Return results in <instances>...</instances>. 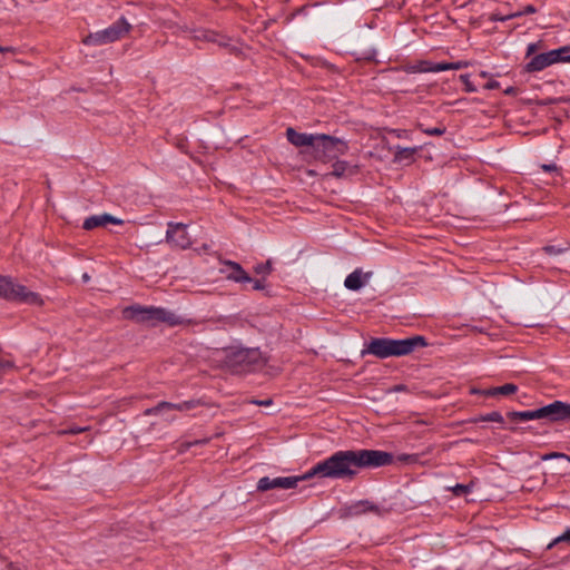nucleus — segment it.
<instances>
[{
  "mask_svg": "<svg viewBox=\"0 0 570 570\" xmlns=\"http://www.w3.org/2000/svg\"><path fill=\"white\" fill-rule=\"evenodd\" d=\"M392 462L393 455L390 452L381 450L362 449L337 451L327 459L316 463L302 475L263 476L257 482V490L294 489L299 482L313 476L352 480L360 469L385 466Z\"/></svg>",
  "mask_w": 570,
  "mask_h": 570,
  "instance_id": "1",
  "label": "nucleus"
},
{
  "mask_svg": "<svg viewBox=\"0 0 570 570\" xmlns=\"http://www.w3.org/2000/svg\"><path fill=\"white\" fill-rule=\"evenodd\" d=\"M426 346L425 338L421 335L406 337L402 340L379 337L372 338L367 344L363 354H372L379 358H387L392 356H404L411 354L417 347Z\"/></svg>",
  "mask_w": 570,
  "mask_h": 570,
  "instance_id": "2",
  "label": "nucleus"
},
{
  "mask_svg": "<svg viewBox=\"0 0 570 570\" xmlns=\"http://www.w3.org/2000/svg\"><path fill=\"white\" fill-rule=\"evenodd\" d=\"M122 316L126 320H131L137 323L148 324L155 326L159 323H166L170 326L181 325L185 318L177 315L173 311L164 307L131 305L122 311Z\"/></svg>",
  "mask_w": 570,
  "mask_h": 570,
  "instance_id": "3",
  "label": "nucleus"
},
{
  "mask_svg": "<svg viewBox=\"0 0 570 570\" xmlns=\"http://www.w3.org/2000/svg\"><path fill=\"white\" fill-rule=\"evenodd\" d=\"M511 421L546 420L548 422L570 421V403L554 401L531 411H513L508 413Z\"/></svg>",
  "mask_w": 570,
  "mask_h": 570,
  "instance_id": "4",
  "label": "nucleus"
},
{
  "mask_svg": "<svg viewBox=\"0 0 570 570\" xmlns=\"http://www.w3.org/2000/svg\"><path fill=\"white\" fill-rule=\"evenodd\" d=\"M313 157L323 163L336 159L347 153V142L325 134H316Z\"/></svg>",
  "mask_w": 570,
  "mask_h": 570,
  "instance_id": "5",
  "label": "nucleus"
},
{
  "mask_svg": "<svg viewBox=\"0 0 570 570\" xmlns=\"http://www.w3.org/2000/svg\"><path fill=\"white\" fill-rule=\"evenodd\" d=\"M0 297L19 303L41 305L42 299L38 293L29 291L26 286L16 283L11 277L0 275Z\"/></svg>",
  "mask_w": 570,
  "mask_h": 570,
  "instance_id": "6",
  "label": "nucleus"
},
{
  "mask_svg": "<svg viewBox=\"0 0 570 570\" xmlns=\"http://www.w3.org/2000/svg\"><path fill=\"white\" fill-rule=\"evenodd\" d=\"M227 364L243 371L254 370L265 364V358L258 348L233 347L226 352Z\"/></svg>",
  "mask_w": 570,
  "mask_h": 570,
  "instance_id": "7",
  "label": "nucleus"
},
{
  "mask_svg": "<svg viewBox=\"0 0 570 570\" xmlns=\"http://www.w3.org/2000/svg\"><path fill=\"white\" fill-rule=\"evenodd\" d=\"M130 29L131 24L128 22V20L125 17H120L108 28L89 33L83 39V43L88 46H104L111 43L121 39L130 31Z\"/></svg>",
  "mask_w": 570,
  "mask_h": 570,
  "instance_id": "8",
  "label": "nucleus"
},
{
  "mask_svg": "<svg viewBox=\"0 0 570 570\" xmlns=\"http://www.w3.org/2000/svg\"><path fill=\"white\" fill-rule=\"evenodd\" d=\"M570 52V47H560L543 53H539L524 66V70L528 72H539L546 68L559 63L566 62V55Z\"/></svg>",
  "mask_w": 570,
  "mask_h": 570,
  "instance_id": "9",
  "label": "nucleus"
},
{
  "mask_svg": "<svg viewBox=\"0 0 570 570\" xmlns=\"http://www.w3.org/2000/svg\"><path fill=\"white\" fill-rule=\"evenodd\" d=\"M166 243L171 248L186 249L191 245V238L187 232V225L183 223H167Z\"/></svg>",
  "mask_w": 570,
  "mask_h": 570,
  "instance_id": "10",
  "label": "nucleus"
},
{
  "mask_svg": "<svg viewBox=\"0 0 570 570\" xmlns=\"http://www.w3.org/2000/svg\"><path fill=\"white\" fill-rule=\"evenodd\" d=\"M196 40H204L216 43L222 48H227L230 52H235L238 48L233 43V39L226 35L218 33L214 30L199 29L194 32Z\"/></svg>",
  "mask_w": 570,
  "mask_h": 570,
  "instance_id": "11",
  "label": "nucleus"
},
{
  "mask_svg": "<svg viewBox=\"0 0 570 570\" xmlns=\"http://www.w3.org/2000/svg\"><path fill=\"white\" fill-rule=\"evenodd\" d=\"M107 224L122 225L124 220L108 213H102L87 217L82 223V228L91 230L97 227H105Z\"/></svg>",
  "mask_w": 570,
  "mask_h": 570,
  "instance_id": "12",
  "label": "nucleus"
},
{
  "mask_svg": "<svg viewBox=\"0 0 570 570\" xmlns=\"http://www.w3.org/2000/svg\"><path fill=\"white\" fill-rule=\"evenodd\" d=\"M286 138L296 147H311L312 150L314 148L315 140L317 139L316 134L297 132L291 127L286 130Z\"/></svg>",
  "mask_w": 570,
  "mask_h": 570,
  "instance_id": "13",
  "label": "nucleus"
},
{
  "mask_svg": "<svg viewBox=\"0 0 570 570\" xmlns=\"http://www.w3.org/2000/svg\"><path fill=\"white\" fill-rule=\"evenodd\" d=\"M196 406L195 401H184L179 403H170V402H160L156 406L147 409L146 415H156L165 410H176V411H189Z\"/></svg>",
  "mask_w": 570,
  "mask_h": 570,
  "instance_id": "14",
  "label": "nucleus"
},
{
  "mask_svg": "<svg viewBox=\"0 0 570 570\" xmlns=\"http://www.w3.org/2000/svg\"><path fill=\"white\" fill-rule=\"evenodd\" d=\"M372 274V272L363 273L357 268L346 276L344 286L350 291H358L370 281Z\"/></svg>",
  "mask_w": 570,
  "mask_h": 570,
  "instance_id": "15",
  "label": "nucleus"
},
{
  "mask_svg": "<svg viewBox=\"0 0 570 570\" xmlns=\"http://www.w3.org/2000/svg\"><path fill=\"white\" fill-rule=\"evenodd\" d=\"M229 269L227 278L236 283L246 284L252 282V277L245 272V269L236 262L226 261L223 263Z\"/></svg>",
  "mask_w": 570,
  "mask_h": 570,
  "instance_id": "16",
  "label": "nucleus"
},
{
  "mask_svg": "<svg viewBox=\"0 0 570 570\" xmlns=\"http://www.w3.org/2000/svg\"><path fill=\"white\" fill-rule=\"evenodd\" d=\"M419 147H394L393 161L395 164L410 165L414 161V155Z\"/></svg>",
  "mask_w": 570,
  "mask_h": 570,
  "instance_id": "17",
  "label": "nucleus"
},
{
  "mask_svg": "<svg viewBox=\"0 0 570 570\" xmlns=\"http://www.w3.org/2000/svg\"><path fill=\"white\" fill-rule=\"evenodd\" d=\"M331 176L343 178L356 174L357 167L352 166L345 160H336L332 166Z\"/></svg>",
  "mask_w": 570,
  "mask_h": 570,
  "instance_id": "18",
  "label": "nucleus"
},
{
  "mask_svg": "<svg viewBox=\"0 0 570 570\" xmlns=\"http://www.w3.org/2000/svg\"><path fill=\"white\" fill-rule=\"evenodd\" d=\"M518 391V386L512 383L504 384L502 386L492 387L484 391V395L487 396H495V395H511Z\"/></svg>",
  "mask_w": 570,
  "mask_h": 570,
  "instance_id": "19",
  "label": "nucleus"
},
{
  "mask_svg": "<svg viewBox=\"0 0 570 570\" xmlns=\"http://www.w3.org/2000/svg\"><path fill=\"white\" fill-rule=\"evenodd\" d=\"M406 73L432 72V62L426 60L417 61L404 67Z\"/></svg>",
  "mask_w": 570,
  "mask_h": 570,
  "instance_id": "20",
  "label": "nucleus"
},
{
  "mask_svg": "<svg viewBox=\"0 0 570 570\" xmlns=\"http://www.w3.org/2000/svg\"><path fill=\"white\" fill-rule=\"evenodd\" d=\"M461 68L460 62H432V72H441L446 70H458Z\"/></svg>",
  "mask_w": 570,
  "mask_h": 570,
  "instance_id": "21",
  "label": "nucleus"
},
{
  "mask_svg": "<svg viewBox=\"0 0 570 570\" xmlns=\"http://www.w3.org/2000/svg\"><path fill=\"white\" fill-rule=\"evenodd\" d=\"M568 543L570 544V529H567L562 534L554 538L547 547L548 550L552 549L558 543Z\"/></svg>",
  "mask_w": 570,
  "mask_h": 570,
  "instance_id": "22",
  "label": "nucleus"
},
{
  "mask_svg": "<svg viewBox=\"0 0 570 570\" xmlns=\"http://www.w3.org/2000/svg\"><path fill=\"white\" fill-rule=\"evenodd\" d=\"M473 484H461L458 483L451 488H449L450 491H452L455 495L460 497L466 493H470L472 490Z\"/></svg>",
  "mask_w": 570,
  "mask_h": 570,
  "instance_id": "23",
  "label": "nucleus"
},
{
  "mask_svg": "<svg viewBox=\"0 0 570 570\" xmlns=\"http://www.w3.org/2000/svg\"><path fill=\"white\" fill-rule=\"evenodd\" d=\"M483 422H497V423H503V416L499 412H491L482 416L481 419Z\"/></svg>",
  "mask_w": 570,
  "mask_h": 570,
  "instance_id": "24",
  "label": "nucleus"
},
{
  "mask_svg": "<svg viewBox=\"0 0 570 570\" xmlns=\"http://www.w3.org/2000/svg\"><path fill=\"white\" fill-rule=\"evenodd\" d=\"M272 267L271 263L267 261L266 263H262L255 266V272L258 275L266 276L271 273Z\"/></svg>",
  "mask_w": 570,
  "mask_h": 570,
  "instance_id": "25",
  "label": "nucleus"
},
{
  "mask_svg": "<svg viewBox=\"0 0 570 570\" xmlns=\"http://www.w3.org/2000/svg\"><path fill=\"white\" fill-rule=\"evenodd\" d=\"M462 82L465 85V90L468 92H475L476 91V87L470 81V76L469 75H461L460 76Z\"/></svg>",
  "mask_w": 570,
  "mask_h": 570,
  "instance_id": "26",
  "label": "nucleus"
},
{
  "mask_svg": "<svg viewBox=\"0 0 570 570\" xmlns=\"http://www.w3.org/2000/svg\"><path fill=\"white\" fill-rule=\"evenodd\" d=\"M543 250L549 255H559L564 252V248L554 245H548L543 247Z\"/></svg>",
  "mask_w": 570,
  "mask_h": 570,
  "instance_id": "27",
  "label": "nucleus"
},
{
  "mask_svg": "<svg viewBox=\"0 0 570 570\" xmlns=\"http://www.w3.org/2000/svg\"><path fill=\"white\" fill-rule=\"evenodd\" d=\"M429 136H442L445 132V127H434L423 130Z\"/></svg>",
  "mask_w": 570,
  "mask_h": 570,
  "instance_id": "28",
  "label": "nucleus"
},
{
  "mask_svg": "<svg viewBox=\"0 0 570 570\" xmlns=\"http://www.w3.org/2000/svg\"><path fill=\"white\" fill-rule=\"evenodd\" d=\"M390 132L392 135H394L396 138H401V139L410 138V132L405 129H392Z\"/></svg>",
  "mask_w": 570,
  "mask_h": 570,
  "instance_id": "29",
  "label": "nucleus"
},
{
  "mask_svg": "<svg viewBox=\"0 0 570 570\" xmlns=\"http://www.w3.org/2000/svg\"><path fill=\"white\" fill-rule=\"evenodd\" d=\"M246 284H250L253 289L261 291L265 288V283L263 279H254L252 278V282H246Z\"/></svg>",
  "mask_w": 570,
  "mask_h": 570,
  "instance_id": "30",
  "label": "nucleus"
},
{
  "mask_svg": "<svg viewBox=\"0 0 570 570\" xmlns=\"http://www.w3.org/2000/svg\"><path fill=\"white\" fill-rule=\"evenodd\" d=\"M519 16H521L520 12L508 14V16H499V14L495 13V14L492 16V20L493 21H505V20H509V19L514 18V17H519Z\"/></svg>",
  "mask_w": 570,
  "mask_h": 570,
  "instance_id": "31",
  "label": "nucleus"
},
{
  "mask_svg": "<svg viewBox=\"0 0 570 570\" xmlns=\"http://www.w3.org/2000/svg\"><path fill=\"white\" fill-rule=\"evenodd\" d=\"M562 458H567V454L564 453H559V452H552V453H549L547 455L543 456L544 460H550V459H562Z\"/></svg>",
  "mask_w": 570,
  "mask_h": 570,
  "instance_id": "32",
  "label": "nucleus"
},
{
  "mask_svg": "<svg viewBox=\"0 0 570 570\" xmlns=\"http://www.w3.org/2000/svg\"><path fill=\"white\" fill-rule=\"evenodd\" d=\"M541 168L544 170V171H557L558 168H557V165L556 164H543L541 166Z\"/></svg>",
  "mask_w": 570,
  "mask_h": 570,
  "instance_id": "33",
  "label": "nucleus"
},
{
  "mask_svg": "<svg viewBox=\"0 0 570 570\" xmlns=\"http://www.w3.org/2000/svg\"><path fill=\"white\" fill-rule=\"evenodd\" d=\"M485 89L488 90H492V89H497L499 88V82L495 81V80H492V81H489L485 86H484Z\"/></svg>",
  "mask_w": 570,
  "mask_h": 570,
  "instance_id": "34",
  "label": "nucleus"
},
{
  "mask_svg": "<svg viewBox=\"0 0 570 570\" xmlns=\"http://www.w3.org/2000/svg\"><path fill=\"white\" fill-rule=\"evenodd\" d=\"M535 49H537V43H529L527 47V56L533 55Z\"/></svg>",
  "mask_w": 570,
  "mask_h": 570,
  "instance_id": "35",
  "label": "nucleus"
},
{
  "mask_svg": "<svg viewBox=\"0 0 570 570\" xmlns=\"http://www.w3.org/2000/svg\"><path fill=\"white\" fill-rule=\"evenodd\" d=\"M12 366V363L10 361H0V368H9Z\"/></svg>",
  "mask_w": 570,
  "mask_h": 570,
  "instance_id": "36",
  "label": "nucleus"
},
{
  "mask_svg": "<svg viewBox=\"0 0 570 570\" xmlns=\"http://www.w3.org/2000/svg\"><path fill=\"white\" fill-rule=\"evenodd\" d=\"M535 12V8L533 6H527L524 8V11L523 13H534ZM522 14V12H520Z\"/></svg>",
  "mask_w": 570,
  "mask_h": 570,
  "instance_id": "37",
  "label": "nucleus"
},
{
  "mask_svg": "<svg viewBox=\"0 0 570 570\" xmlns=\"http://www.w3.org/2000/svg\"><path fill=\"white\" fill-rule=\"evenodd\" d=\"M253 403L258 404V405H269V404H272V400L253 401Z\"/></svg>",
  "mask_w": 570,
  "mask_h": 570,
  "instance_id": "38",
  "label": "nucleus"
},
{
  "mask_svg": "<svg viewBox=\"0 0 570 570\" xmlns=\"http://www.w3.org/2000/svg\"><path fill=\"white\" fill-rule=\"evenodd\" d=\"M13 49L11 47H2L0 46V52L1 53H4V52H11Z\"/></svg>",
  "mask_w": 570,
  "mask_h": 570,
  "instance_id": "39",
  "label": "nucleus"
},
{
  "mask_svg": "<svg viewBox=\"0 0 570 570\" xmlns=\"http://www.w3.org/2000/svg\"><path fill=\"white\" fill-rule=\"evenodd\" d=\"M85 430H86L85 428H79V429L73 428V429H71L69 432H70V433L76 434V433L82 432V431H85Z\"/></svg>",
  "mask_w": 570,
  "mask_h": 570,
  "instance_id": "40",
  "label": "nucleus"
},
{
  "mask_svg": "<svg viewBox=\"0 0 570 570\" xmlns=\"http://www.w3.org/2000/svg\"><path fill=\"white\" fill-rule=\"evenodd\" d=\"M367 504H368V502H367V501H361V502H358V503L355 505V509L361 508V507H365V505H367Z\"/></svg>",
  "mask_w": 570,
  "mask_h": 570,
  "instance_id": "41",
  "label": "nucleus"
},
{
  "mask_svg": "<svg viewBox=\"0 0 570 570\" xmlns=\"http://www.w3.org/2000/svg\"><path fill=\"white\" fill-rule=\"evenodd\" d=\"M480 77L487 78V77H489V72L488 71H481L480 72Z\"/></svg>",
  "mask_w": 570,
  "mask_h": 570,
  "instance_id": "42",
  "label": "nucleus"
},
{
  "mask_svg": "<svg viewBox=\"0 0 570 570\" xmlns=\"http://www.w3.org/2000/svg\"><path fill=\"white\" fill-rule=\"evenodd\" d=\"M566 62H570V53L569 52L566 55Z\"/></svg>",
  "mask_w": 570,
  "mask_h": 570,
  "instance_id": "43",
  "label": "nucleus"
},
{
  "mask_svg": "<svg viewBox=\"0 0 570 570\" xmlns=\"http://www.w3.org/2000/svg\"><path fill=\"white\" fill-rule=\"evenodd\" d=\"M83 279L85 281H88L89 279V276L87 274H83Z\"/></svg>",
  "mask_w": 570,
  "mask_h": 570,
  "instance_id": "44",
  "label": "nucleus"
},
{
  "mask_svg": "<svg viewBox=\"0 0 570 570\" xmlns=\"http://www.w3.org/2000/svg\"><path fill=\"white\" fill-rule=\"evenodd\" d=\"M563 459L567 460V461H570V456L569 455H567V458H563Z\"/></svg>",
  "mask_w": 570,
  "mask_h": 570,
  "instance_id": "45",
  "label": "nucleus"
}]
</instances>
